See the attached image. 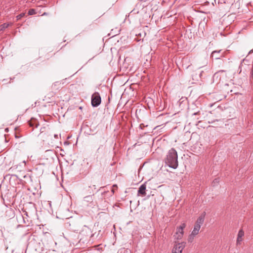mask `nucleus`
<instances>
[{
    "label": "nucleus",
    "instance_id": "18",
    "mask_svg": "<svg viewBox=\"0 0 253 253\" xmlns=\"http://www.w3.org/2000/svg\"><path fill=\"white\" fill-rule=\"evenodd\" d=\"M186 225L185 223H182L180 226H178L177 227L179 228L181 231L184 230V229L185 228Z\"/></svg>",
    "mask_w": 253,
    "mask_h": 253
},
{
    "label": "nucleus",
    "instance_id": "11",
    "mask_svg": "<svg viewBox=\"0 0 253 253\" xmlns=\"http://www.w3.org/2000/svg\"><path fill=\"white\" fill-rule=\"evenodd\" d=\"M220 50H214L211 53V56L212 58H214L215 59H218L220 58V57H221L220 55H219V53H220Z\"/></svg>",
    "mask_w": 253,
    "mask_h": 253
},
{
    "label": "nucleus",
    "instance_id": "22",
    "mask_svg": "<svg viewBox=\"0 0 253 253\" xmlns=\"http://www.w3.org/2000/svg\"><path fill=\"white\" fill-rule=\"evenodd\" d=\"M84 199H86L85 200L89 201V200H92V197L90 196H88L85 197Z\"/></svg>",
    "mask_w": 253,
    "mask_h": 253
},
{
    "label": "nucleus",
    "instance_id": "33",
    "mask_svg": "<svg viewBox=\"0 0 253 253\" xmlns=\"http://www.w3.org/2000/svg\"><path fill=\"white\" fill-rule=\"evenodd\" d=\"M100 147H99L98 148V150H97V151H98V150L100 149Z\"/></svg>",
    "mask_w": 253,
    "mask_h": 253
},
{
    "label": "nucleus",
    "instance_id": "35",
    "mask_svg": "<svg viewBox=\"0 0 253 253\" xmlns=\"http://www.w3.org/2000/svg\"><path fill=\"white\" fill-rule=\"evenodd\" d=\"M8 128L5 129V130L7 131Z\"/></svg>",
    "mask_w": 253,
    "mask_h": 253
},
{
    "label": "nucleus",
    "instance_id": "28",
    "mask_svg": "<svg viewBox=\"0 0 253 253\" xmlns=\"http://www.w3.org/2000/svg\"><path fill=\"white\" fill-rule=\"evenodd\" d=\"M54 138H58V134H55L54 135Z\"/></svg>",
    "mask_w": 253,
    "mask_h": 253
},
{
    "label": "nucleus",
    "instance_id": "16",
    "mask_svg": "<svg viewBox=\"0 0 253 253\" xmlns=\"http://www.w3.org/2000/svg\"><path fill=\"white\" fill-rule=\"evenodd\" d=\"M36 13V12L34 9H30L28 11V13L29 15H32L35 14Z\"/></svg>",
    "mask_w": 253,
    "mask_h": 253
},
{
    "label": "nucleus",
    "instance_id": "29",
    "mask_svg": "<svg viewBox=\"0 0 253 253\" xmlns=\"http://www.w3.org/2000/svg\"><path fill=\"white\" fill-rule=\"evenodd\" d=\"M253 49H252V50H251L249 52V54H251V53H253Z\"/></svg>",
    "mask_w": 253,
    "mask_h": 253
},
{
    "label": "nucleus",
    "instance_id": "17",
    "mask_svg": "<svg viewBox=\"0 0 253 253\" xmlns=\"http://www.w3.org/2000/svg\"><path fill=\"white\" fill-rule=\"evenodd\" d=\"M25 15V14L24 13H21L20 14L16 16V19L17 20H20L22 17H24Z\"/></svg>",
    "mask_w": 253,
    "mask_h": 253
},
{
    "label": "nucleus",
    "instance_id": "34",
    "mask_svg": "<svg viewBox=\"0 0 253 253\" xmlns=\"http://www.w3.org/2000/svg\"><path fill=\"white\" fill-rule=\"evenodd\" d=\"M245 60H246L245 59H244L243 60V62H244V61H245Z\"/></svg>",
    "mask_w": 253,
    "mask_h": 253
},
{
    "label": "nucleus",
    "instance_id": "19",
    "mask_svg": "<svg viewBox=\"0 0 253 253\" xmlns=\"http://www.w3.org/2000/svg\"><path fill=\"white\" fill-rule=\"evenodd\" d=\"M127 251L125 248H121L119 249L117 253H126Z\"/></svg>",
    "mask_w": 253,
    "mask_h": 253
},
{
    "label": "nucleus",
    "instance_id": "13",
    "mask_svg": "<svg viewBox=\"0 0 253 253\" xmlns=\"http://www.w3.org/2000/svg\"><path fill=\"white\" fill-rule=\"evenodd\" d=\"M12 25V23H4L0 25V31H4L5 29Z\"/></svg>",
    "mask_w": 253,
    "mask_h": 253
},
{
    "label": "nucleus",
    "instance_id": "31",
    "mask_svg": "<svg viewBox=\"0 0 253 253\" xmlns=\"http://www.w3.org/2000/svg\"><path fill=\"white\" fill-rule=\"evenodd\" d=\"M107 193V191H104L103 193H102V195H103L104 194Z\"/></svg>",
    "mask_w": 253,
    "mask_h": 253
},
{
    "label": "nucleus",
    "instance_id": "2",
    "mask_svg": "<svg viewBox=\"0 0 253 253\" xmlns=\"http://www.w3.org/2000/svg\"><path fill=\"white\" fill-rule=\"evenodd\" d=\"M70 232L69 235V238L73 244L74 242L76 240L77 241H78L80 238L79 234L78 232L79 229L73 226H72L71 224H70Z\"/></svg>",
    "mask_w": 253,
    "mask_h": 253
},
{
    "label": "nucleus",
    "instance_id": "9",
    "mask_svg": "<svg viewBox=\"0 0 253 253\" xmlns=\"http://www.w3.org/2000/svg\"><path fill=\"white\" fill-rule=\"evenodd\" d=\"M29 125L31 126H35L36 127H38L39 126V123L37 119L32 118L29 121Z\"/></svg>",
    "mask_w": 253,
    "mask_h": 253
},
{
    "label": "nucleus",
    "instance_id": "5",
    "mask_svg": "<svg viewBox=\"0 0 253 253\" xmlns=\"http://www.w3.org/2000/svg\"><path fill=\"white\" fill-rule=\"evenodd\" d=\"M186 245V243H175L172 253H181Z\"/></svg>",
    "mask_w": 253,
    "mask_h": 253
},
{
    "label": "nucleus",
    "instance_id": "25",
    "mask_svg": "<svg viewBox=\"0 0 253 253\" xmlns=\"http://www.w3.org/2000/svg\"><path fill=\"white\" fill-rule=\"evenodd\" d=\"M199 113H200L199 112H195L193 114V115H197L199 114Z\"/></svg>",
    "mask_w": 253,
    "mask_h": 253
},
{
    "label": "nucleus",
    "instance_id": "37",
    "mask_svg": "<svg viewBox=\"0 0 253 253\" xmlns=\"http://www.w3.org/2000/svg\"><path fill=\"white\" fill-rule=\"evenodd\" d=\"M8 249V247H6V250Z\"/></svg>",
    "mask_w": 253,
    "mask_h": 253
},
{
    "label": "nucleus",
    "instance_id": "20",
    "mask_svg": "<svg viewBox=\"0 0 253 253\" xmlns=\"http://www.w3.org/2000/svg\"><path fill=\"white\" fill-rule=\"evenodd\" d=\"M21 176L24 179H29L31 181H32L31 176L29 174H25L23 175H21Z\"/></svg>",
    "mask_w": 253,
    "mask_h": 253
},
{
    "label": "nucleus",
    "instance_id": "14",
    "mask_svg": "<svg viewBox=\"0 0 253 253\" xmlns=\"http://www.w3.org/2000/svg\"><path fill=\"white\" fill-rule=\"evenodd\" d=\"M183 234H182L181 233V234H178L174 235V237H175V239H176L177 240H181L182 239V238L183 237Z\"/></svg>",
    "mask_w": 253,
    "mask_h": 253
},
{
    "label": "nucleus",
    "instance_id": "24",
    "mask_svg": "<svg viewBox=\"0 0 253 253\" xmlns=\"http://www.w3.org/2000/svg\"><path fill=\"white\" fill-rule=\"evenodd\" d=\"M215 182H218V180L217 179H215L213 181V183H215Z\"/></svg>",
    "mask_w": 253,
    "mask_h": 253
},
{
    "label": "nucleus",
    "instance_id": "10",
    "mask_svg": "<svg viewBox=\"0 0 253 253\" xmlns=\"http://www.w3.org/2000/svg\"><path fill=\"white\" fill-rule=\"evenodd\" d=\"M244 235V232L243 230H240L238 233V237L237 239V244H239L242 241V237Z\"/></svg>",
    "mask_w": 253,
    "mask_h": 253
},
{
    "label": "nucleus",
    "instance_id": "32",
    "mask_svg": "<svg viewBox=\"0 0 253 253\" xmlns=\"http://www.w3.org/2000/svg\"><path fill=\"white\" fill-rule=\"evenodd\" d=\"M93 187H94V189H95V188H96V187H95V185H93Z\"/></svg>",
    "mask_w": 253,
    "mask_h": 253
},
{
    "label": "nucleus",
    "instance_id": "12",
    "mask_svg": "<svg viewBox=\"0 0 253 253\" xmlns=\"http://www.w3.org/2000/svg\"><path fill=\"white\" fill-rule=\"evenodd\" d=\"M200 228H201V226L200 225H198L197 224H195V226H194V229L193 230V231H192V233L193 235H197L198 233H199V231L200 229Z\"/></svg>",
    "mask_w": 253,
    "mask_h": 253
},
{
    "label": "nucleus",
    "instance_id": "26",
    "mask_svg": "<svg viewBox=\"0 0 253 253\" xmlns=\"http://www.w3.org/2000/svg\"><path fill=\"white\" fill-rule=\"evenodd\" d=\"M111 192H112V194H114V193H115V189H114L113 188H112V189H111Z\"/></svg>",
    "mask_w": 253,
    "mask_h": 253
},
{
    "label": "nucleus",
    "instance_id": "30",
    "mask_svg": "<svg viewBox=\"0 0 253 253\" xmlns=\"http://www.w3.org/2000/svg\"><path fill=\"white\" fill-rule=\"evenodd\" d=\"M113 187H116V188H117V186L116 184H114L113 185Z\"/></svg>",
    "mask_w": 253,
    "mask_h": 253
},
{
    "label": "nucleus",
    "instance_id": "27",
    "mask_svg": "<svg viewBox=\"0 0 253 253\" xmlns=\"http://www.w3.org/2000/svg\"><path fill=\"white\" fill-rule=\"evenodd\" d=\"M48 14V13H47V12H44V13L42 14V16H43V15H47Z\"/></svg>",
    "mask_w": 253,
    "mask_h": 253
},
{
    "label": "nucleus",
    "instance_id": "7",
    "mask_svg": "<svg viewBox=\"0 0 253 253\" xmlns=\"http://www.w3.org/2000/svg\"><path fill=\"white\" fill-rule=\"evenodd\" d=\"M146 182H145L144 183L142 184L140 186V187L138 188V191H137V195L138 196H145L146 195Z\"/></svg>",
    "mask_w": 253,
    "mask_h": 253
},
{
    "label": "nucleus",
    "instance_id": "23",
    "mask_svg": "<svg viewBox=\"0 0 253 253\" xmlns=\"http://www.w3.org/2000/svg\"><path fill=\"white\" fill-rule=\"evenodd\" d=\"M251 77L252 80L253 81V69H251Z\"/></svg>",
    "mask_w": 253,
    "mask_h": 253
},
{
    "label": "nucleus",
    "instance_id": "6",
    "mask_svg": "<svg viewBox=\"0 0 253 253\" xmlns=\"http://www.w3.org/2000/svg\"><path fill=\"white\" fill-rule=\"evenodd\" d=\"M90 233V229L87 226H84V228L79 233L80 238L86 237L87 239H89Z\"/></svg>",
    "mask_w": 253,
    "mask_h": 253
},
{
    "label": "nucleus",
    "instance_id": "15",
    "mask_svg": "<svg viewBox=\"0 0 253 253\" xmlns=\"http://www.w3.org/2000/svg\"><path fill=\"white\" fill-rule=\"evenodd\" d=\"M195 236V235H193L192 233H191V234L189 235L188 238V241L190 243L192 242Z\"/></svg>",
    "mask_w": 253,
    "mask_h": 253
},
{
    "label": "nucleus",
    "instance_id": "4",
    "mask_svg": "<svg viewBox=\"0 0 253 253\" xmlns=\"http://www.w3.org/2000/svg\"><path fill=\"white\" fill-rule=\"evenodd\" d=\"M88 239L86 237H81L79 240L74 242L73 245L77 248H84L86 245Z\"/></svg>",
    "mask_w": 253,
    "mask_h": 253
},
{
    "label": "nucleus",
    "instance_id": "21",
    "mask_svg": "<svg viewBox=\"0 0 253 253\" xmlns=\"http://www.w3.org/2000/svg\"><path fill=\"white\" fill-rule=\"evenodd\" d=\"M181 233L184 234V231L183 230L181 231L180 229L177 227L175 234H181Z\"/></svg>",
    "mask_w": 253,
    "mask_h": 253
},
{
    "label": "nucleus",
    "instance_id": "3",
    "mask_svg": "<svg viewBox=\"0 0 253 253\" xmlns=\"http://www.w3.org/2000/svg\"><path fill=\"white\" fill-rule=\"evenodd\" d=\"M101 102V98L98 92H95L91 97V104L92 107H98Z\"/></svg>",
    "mask_w": 253,
    "mask_h": 253
},
{
    "label": "nucleus",
    "instance_id": "8",
    "mask_svg": "<svg viewBox=\"0 0 253 253\" xmlns=\"http://www.w3.org/2000/svg\"><path fill=\"white\" fill-rule=\"evenodd\" d=\"M205 215V213L201 215L198 218L195 224L198 225H200L201 226V225L203 224V223H204V221Z\"/></svg>",
    "mask_w": 253,
    "mask_h": 253
},
{
    "label": "nucleus",
    "instance_id": "1",
    "mask_svg": "<svg viewBox=\"0 0 253 253\" xmlns=\"http://www.w3.org/2000/svg\"><path fill=\"white\" fill-rule=\"evenodd\" d=\"M165 163L166 165L173 169H176L178 167V155L174 148H171L169 151L165 159Z\"/></svg>",
    "mask_w": 253,
    "mask_h": 253
},
{
    "label": "nucleus",
    "instance_id": "36",
    "mask_svg": "<svg viewBox=\"0 0 253 253\" xmlns=\"http://www.w3.org/2000/svg\"><path fill=\"white\" fill-rule=\"evenodd\" d=\"M8 128L5 129V130L7 131Z\"/></svg>",
    "mask_w": 253,
    "mask_h": 253
}]
</instances>
